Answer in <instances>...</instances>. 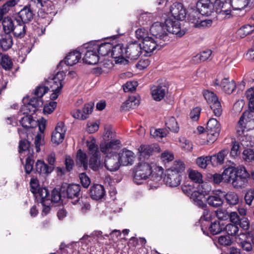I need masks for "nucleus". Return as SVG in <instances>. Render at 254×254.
<instances>
[{"label": "nucleus", "mask_w": 254, "mask_h": 254, "mask_svg": "<svg viewBox=\"0 0 254 254\" xmlns=\"http://www.w3.org/2000/svg\"><path fill=\"white\" fill-rule=\"evenodd\" d=\"M154 151V147L152 145H141L138 148L139 159L140 160H145L152 155Z\"/></svg>", "instance_id": "obj_32"}, {"label": "nucleus", "mask_w": 254, "mask_h": 254, "mask_svg": "<svg viewBox=\"0 0 254 254\" xmlns=\"http://www.w3.org/2000/svg\"><path fill=\"white\" fill-rule=\"evenodd\" d=\"M244 198L246 203L249 205H251L254 199V189L248 190L245 193Z\"/></svg>", "instance_id": "obj_64"}, {"label": "nucleus", "mask_w": 254, "mask_h": 254, "mask_svg": "<svg viewBox=\"0 0 254 254\" xmlns=\"http://www.w3.org/2000/svg\"><path fill=\"white\" fill-rule=\"evenodd\" d=\"M250 175L244 167L238 166L237 173L231 184L236 189H241L247 186Z\"/></svg>", "instance_id": "obj_4"}, {"label": "nucleus", "mask_w": 254, "mask_h": 254, "mask_svg": "<svg viewBox=\"0 0 254 254\" xmlns=\"http://www.w3.org/2000/svg\"><path fill=\"white\" fill-rule=\"evenodd\" d=\"M3 29L4 30L3 33H10L13 30L15 24L11 18L7 17H5L2 22Z\"/></svg>", "instance_id": "obj_47"}, {"label": "nucleus", "mask_w": 254, "mask_h": 254, "mask_svg": "<svg viewBox=\"0 0 254 254\" xmlns=\"http://www.w3.org/2000/svg\"><path fill=\"white\" fill-rule=\"evenodd\" d=\"M88 148V153L90 156L89 161V166L93 171H96L100 168L101 163L100 160V153L96 140L94 138L86 141Z\"/></svg>", "instance_id": "obj_1"}, {"label": "nucleus", "mask_w": 254, "mask_h": 254, "mask_svg": "<svg viewBox=\"0 0 254 254\" xmlns=\"http://www.w3.org/2000/svg\"><path fill=\"white\" fill-rule=\"evenodd\" d=\"M28 103L32 107L33 111L36 112L38 107H41L43 105V102L41 98L36 96L31 98Z\"/></svg>", "instance_id": "obj_52"}, {"label": "nucleus", "mask_w": 254, "mask_h": 254, "mask_svg": "<svg viewBox=\"0 0 254 254\" xmlns=\"http://www.w3.org/2000/svg\"><path fill=\"white\" fill-rule=\"evenodd\" d=\"M234 10H242L247 8L250 2L249 0H231Z\"/></svg>", "instance_id": "obj_45"}, {"label": "nucleus", "mask_w": 254, "mask_h": 254, "mask_svg": "<svg viewBox=\"0 0 254 254\" xmlns=\"http://www.w3.org/2000/svg\"><path fill=\"white\" fill-rule=\"evenodd\" d=\"M117 156L120 165L123 166L131 165L134 162V153L126 149H123L118 154Z\"/></svg>", "instance_id": "obj_16"}, {"label": "nucleus", "mask_w": 254, "mask_h": 254, "mask_svg": "<svg viewBox=\"0 0 254 254\" xmlns=\"http://www.w3.org/2000/svg\"><path fill=\"white\" fill-rule=\"evenodd\" d=\"M121 141L119 139H113L109 142H102L100 145V150L104 154L109 153L108 155L115 154L116 152L114 150L120 148Z\"/></svg>", "instance_id": "obj_20"}, {"label": "nucleus", "mask_w": 254, "mask_h": 254, "mask_svg": "<svg viewBox=\"0 0 254 254\" xmlns=\"http://www.w3.org/2000/svg\"><path fill=\"white\" fill-rule=\"evenodd\" d=\"M158 42V40H155L150 37L145 39L142 42L143 56L144 57L150 56L155 49L160 50L165 45L164 43L162 44L161 42L157 43Z\"/></svg>", "instance_id": "obj_7"}, {"label": "nucleus", "mask_w": 254, "mask_h": 254, "mask_svg": "<svg viewBox=\"0 0 254 254\" xmlns=\"http://www.w3.org/2000/svg\"><path fill=\"white\" fill-rule=\"evenodd\" d=\"M203 95L215 116L216 117L220 116L222 109L217 96L214 92L208 90L203 91Z\"/></svg>", "instance_id": "obj_3"}, {"label": "nucleus", "mask_w": 254, "mask_h": 254, "mask_svg": "<svg viewBox=\"0 0 254 254\" xmlns=\"http://www.w3.org/2000/svg\"><path fill=\"white\" fill-rule=\"evenodd\" d=\"M196 162L197 165L202 169H205L207 166L210 163L208 156H202L197 158Z\"/></svg>", "instance_id": "obj_61"}, {"label": "nucleus", "mask_w": 254, "mask_h": 254, "mask_svg": "<svg viewBox=\"0 0 254 254\" xmlns=\"http://www.w3.org/2000/svg\"><path fill=\"white\" fill-rule=\"evenodd\" d=\"M165 25L161 22H156L154 23L150 27V31L151 34L157 39L163 40L164 42L169 40L168 34L165 30Z\"/></svg>", "instance_id": "obj_9"}, {"label": "nucleus", "mask_w": 254, "mask_h": 254, "mask_svg": "<svg viewBox=\"0 0 254 254\" xmlns=\"http://www.w3.org/2000/svg\"><path fill=\"white\" fill-rule=\"evenodd\" d=\"M151 94L154 100L160 101L162 100L168 92V88L165 84H157L152 87Z\"/></svg>", "instance_id": "obj_21"}, {"label": "nucleus", "mask_w": 254, "mask_h": 254, "mask_svg": "<svg viewBox=\"0 0 254 254\" xmlns=\"http://www.w3.org/2000/svg\"><path fill=\"white\" fill-rule=\"evenodd\" d=\"M214 5L216 9L220 10V12L226 15H229L231 12L232 4L231 0H215Z\"/></svg>", "instance_id": "obj_24"}, {"label": "nucleus", "mask_w": 254, "mask_h": 254, "mask_svg": "<svg viewBox=\"0 0 254 254\" xmlns=\"http://www.w3.org/2000/svg\"><path fill=\"white\" fill-rule=\"evenodd\" d=\"M104 164L105 167L110 171H117L121 165L116 153L107 155L105 157Z\"/></svg>", "instance_id": "obj_23"}, {"label": "nucleus", "mask_w": 254, "mask_h": 254, "mask_svg": "<svg viewBox=\"0 0 254 254\" xmlns=\"http://www.w3.org/2000/svg\"><path fill=\"white\" fill-rule=\"evenodd\" d=\"M51 1L49 0H31V5L36 6L39 10L49 12V6L51 7Z\"/></svg>", "instance_id": "obj_38"}, {"label": "nucleus", "mask_w": 254, "mask_h": 254, "mask_svg": "<svg viewBox=\"0 0 254 254\" xmlns=\"http://www.w3.org/2000/svg\"><path fill=\"white\" fill-rule=\"evenodd\" d=\"M81 187L77 184L68 185L66 190V196L70 200L71 202L76 203L80 195Z\"/></svg>", "instance_id": "obj_14"}, {"label": "nucleus", "mask_w": 254, "mask_h": 254, "mask_svg": "<svg viewBox=\"0 0 254 254\" xmlns=\"http://www.w3.org/2000/svg\"><path fill=\"white\" fill-rule=\"evenodd\" d=\"M54 169L53 166H49L41 160H38L36 163V171L40 174H50Z\"/></svg>", "instance_id": "obj_35"}, {"label": "nucleus", "mask_w": 254, "mask_h": 254, "mask_svg": "<svg viewBox=\"0 0 254 254\" xmlns=\"http://www.w3.org/2000/svg\"><path fill=\"white\" fill-rule=\"evenodd\" d=\"M209 230L211 234L216 235L224 230V225L219 221H215L211 224Z\"/></svg>", "instance_id": "obj_43"}, {"label": "nucleus", "mask_w": 254, "mask_h": 254, "mask_svg": "<svg viewBox=\"0 0 254 254\" xmlns=\"http://www.w3.org/2000/svg\"><path fill=\"white\" fill-rule=\"evenodd\" d=\"M99 56L93 47H90L87 50L83 61L84 63L89 64H95L99 61Z\"/></svg>", "instance_id": "obj_25"}, {"label": "nucleus", "mask_w": 254, "mask_h": 254, "mask_svg": "<svg viewBox=\"0 0 254 254\" xmlns=\"http://www.w3.org/2000/svg\"><path fill=\"white\" fill-rule=\"evenodd\" d=\"M81 57V53L75 50L68 54L65 57L64 63L67 65L72 66L77 63Z\"/></svg>", "instance_id": "obj_33"}, {"label": "nucleus", "mask_w": 254, "mask_h": 254, "mask_svg": "<svg viewBox=\"0 0 254 254\" xmlns=\"http://www.w3.org/2000/svg\"><path fill=\"white\" fill-rule=\"evenodd\" d=\"M246 97L249 101V108L254 110V87L251 88L247 90L245 93Z\"/></svg>", "instance_id": "obj_53"}, {"label": "nucleus", "mask_w": 254, "mask_h": 254, "mask_svg": "<svg viewBox=\"0 0 254 254\" xmlns=\"http://www.w3.org/2000/svg\"><path fill=\"white\" fill-rule=\"evenodd\" d=\"M240 246L243 250L249 252L253 250V245H254V237L250 232L241 233L239 235Z\"/></svg>", "instance_id": "obj_13"}, {"label": "nucleus", "mask_w": 254, "mask_h": 254, "mask_svg": "<svg viewBox=\"0 0 254 254\" xmlns=\"http://www.w3.org/2000/svg\"><path fill=\"white\" fill-rule=\"evenodd\" d=\"M224 191L217 190L212 191V193L206 198L207 204L213 207L218 208L222 206L224 200Z\"/></svg>", "instance_id": "obj_12"}, {"label": "nucleus", "mask_w": 254, "mask_h": 254, "mask_svg": "<svg viewBox=\"0 0 254 254\" xmlns=\"http://www.w3.org/2000/svg\"><path fill=\"white\" fill-rule=\"evenodd\" d=\"M170 13L173 18L178 21L184 20L187 15L186 8L180 2H175L173 4L170 8Z\"/></svg>", "instance_id": "obj_15"}, {"label": "nucleus", "mask_w": 254, "mask_h": 254, "mask_svg": "<svg viewBox=\"0 0 254 254\" xmlns=\"http://www.w3.org/2000/svg\"><path fill=\"white\" fill-rule=\"evenodd\" d=\"M64 136L65 135L62 134V133H60L53 131L52 134L51 140L53 143L56 145H59L63 142Z\"/></svg>", "instance_id": "obj_62"}, {"label": "nucleus", "mask_w": 254, "mask_h": 254, "mask_svg": "<svg viewBox=\"0 0 254 254\" xmlns=\"http://www.w3.org/2000/svg\"><path fill=\"white\" fill-rule=\"evenodd\" d=\"M0 65L5 70H9L12 68L13 63L8 56L3 55L2 60H1Z\"/></svg>", "instance_id": "obj_57"}, {"label": "nucleus", "mask_w": 254, "mask_h": 254, "mask_svg": "<svg viewBox=\"0 0 254 254\" xmlns=\"http://www.w3.org/2000/svg\"><path fill=\"white\" fill-rule=\"evenodd\" d=\"M125 49L126 48L124 47L123 44H119L114 46L112 45L111 56L112 58L116 59V63H122L125 60Z\"/></svg>", "instance_id": "obj_22"}, {"label": "nucleus", "mask_w": 254, "mask_h": 254, "mask_svg": "<svg viewBox=\"0 0 254 254\" xmlns=\"http://www.w3.org/2000/svg\"><path fill=\"white\" fill-rule=\"evenodd\" d=\"M34 7L38 8L35 5H31V2L29 6H25L15 15L14 19L16 22H23L26 24L31 22L35 15L33 12Z\"/></svg>", "instance_id": "obj_5"}, {"label": "nucleus", "mask_w": 254, "mask_h": 254, "mask_svg": "<svg viewBox=\"0 0 254 254\" xmlns=\"http://www.w3.org/2000/svg\"><path fill=\"white\" fill-rule=\"evenodd\" d=\"M185 168L184 163L182 161L179 160L175 161L173 166L168 169V170H172V171L175 173H178L181 174L184 171Z\"/></svg>", "instance_id": "obj_55"}, {"label": "nucleus", "mask_w": 254, "mask_h": 254, "mask_svg": "<svg viewBox=\"0 0 254 254\" xmlns=\"http://www.w3.org/2000/svg\"><path fill=\"white\" fill-rule=\"evenodd\" d=\"M226 203L230 206H234L238 204L239 201L238 194L233 191H228L225 193L224 191V196Z\"/></svg>", "instance_id": "obj_41"}, {"label": "nucleus", "mask_w": 254, "mask_h": 254, "mask_svg": "<svg viewBox=\"0 0 254 254\" xmlns=\"http://www.w3.org/2000/svg\"><path fill=\"white\" fill-rule=\"evenodd\" d=\"M93 46L98 54L101 56L107 55L111 51L112 44L110 43H103L101 44L94 43Z\"/></svg>", "instance_id": "obj_30"}, {"label": "nucleus", "mask_w": 254, "mask_h": 254, "mask_svg": "<svg viewBox=\"0 0 254 254\" xmlns=\"http://www.w3.org/2000/svg\"><path fill=\"white\" fill-rule=\"evenodd\" d=\"M19 152L22 155L24 154L26 155H34V151L32 148V145H31L30 142L27 139H22L19 142Z\"/></svg>", "instance_id": "obj_29"}, {"label": "nucleus", "mask_w": 254, "mask_h": 254, "mask_svg": "<svg viewBox=\"0 0 254 254\" xmlns=\"http://www.w3.org/2000/svg\"><path fill=\"white\" fill-rule=\"evenodd\" d=\"M12 32L15 38L17 39L23 38L26 34L25 24L23 22H16Z\"/></svg>", "instance_id": "obj_40"}, {"label": "nucleus", "mask_w": 254, "mask_h": 254, "mask_svg": "<svg viewBox=\"0 0 254 254\" xmlns=\"http://www.w3.org/2000/svg\"><path fill=\"white\" fill-rule=\"evenodd\" d=\"M34 195L36 201L39 203L50 200V192L45 187L38 188L37 191Z\"/></svg>", "instance_id": "obj_34"}, {"label": "nucleus", "mask_w": 254, "mask_h": 254, "mask_svg": "<svg viewBox=\"0 0 254 254\" xmlns=\"http://www.w3.org/2000/svg\"><path fill=\"white\" fill-rule=\"evenodd\" d=\"M196 7L200 14L209 16L213 11L215 5L210 0H199Z\"/></svg>", "instance_id": "obj_17"}, {"label": "nucleus", "mask_w": 254, "mask_h": 254, "mask_svg": "<svg viewBox=\"0 0 254 254\" xmlns=\"http://www.w3.org/2000/svg\"><path fill=\"white\" fill-rule=\"evenodd\" d=\"M190 198L198 207L203 208L206 206V204L203 200L204 198V194L202 192L196 190L190 195Z\"/></svg>", "instance_id": "obj_31"}, {"label": "nucleus", "mask_w": 254, "mask_h": 254, "mask_svg": "<svg viewBox=\"0 0 254 254\" xmlns=\"http://www.w3.org/2000/svg\"><path fill=\"white\" fill-rule=\"evenodd\" d=\"M165 126L170 131L177 133L179 130V127L176 119L174 117H169L166 119Z\"/></svg>", "instance_id": "obj_42"}, {"label": "nucleus", "mask_w": 254, "mask_h": 254, "mask_svg": "<svg viewBox=\"0 0 254 254\" xmlns=\"http://www.w3.org/2000/svg\"><path fill=\"white\" fill-rule=\"evenodd\" d=\"M164 25L166 32L175 34L179 37L183 36L186 32V29H181L180 22L172 18L166 19Z\"/></svg>", "instance_id": "obj_6"}, {"label": "nucleus", "mask_w": 254, "mask_h": 254, "mask_svg": "<svg viewBox=\"0 0 254 254\" xmlns=\"http://www.w3.org/2000/svg\"><path fill=\"white\" fill-rule=\"evenodd\" d=\"M220 87L226 93L231 94L235 89L236 86L233 80H230L228 78H224L221 82Z\"/></svg>", "instance_id": "obj_36"}, {"label": "nucleus", "mask_w": 254, "mask_h": 254, "mask_svg": "<svg viewBox=\"0 0 254 254\" xmlns=\"http://www.w3.org/2000/svg\"><path fill=\"white\" fill-rule=\"evenodd\" d=\"M199 15L200 13L199 11L197 10H193L189 14L188 19L189 21L193 23L195 27L198 24V22L199 21Z\"/></svg>", "instance_id": "obj_59"}, {"label": "nucleus", "mask_w": 254, "mask_h": 254, "mask_svg": "<svg viewBox=\"0 0 254 254\" xmlns=\"http://www.w3.org/2000/svg\"><path fill=\"white\" fill-rule=\"evenodd\" d=\"M254 30V27L248 24L245 25L240 28L238 31V34L241 38H244L247 35L251 34Z\"/></svg>", "instance_id": "obj_51"}, {"label": "nucleus", "mask_w": 254, "mask_h": 254, "mask_svg": "<svg viewBox=\"0 0 254 254\" xmlns=\"http://www.w3.org/2000/svg\"><path fill=\"white\" fill-rule=\"evenodd\" d=\"M243 158L249 162L254 161V150L250 148L245 149L243 152Z\"/></svg>", "instance_id": "obj_60"}, {"label": "nucleus", "mask_w": 254, "mask_h": 254, "mask_svg": "<svg viewBox=\"0 0 254 254\" xmlns=\"http://www.w3.org/2000/svg\"><path fill=\"white\" fill-rule=\"evenodd\" d=\"M206 129L208 138L210 141H214L219 135L220 125L216 119L211 118L207 123Z\"/></svg>", "instance_id": "obj_11"}, {"label": "nucleus", "mask_w": 254, "mask_h": 254, "mask_svg": "<svg viewBox=\"0 0 254 254\" xmlns=\"http://www.w3.org/2000/svg\"><path fill=\"white\" fill-rule=\"evenodd\" d=\"M74 205H76L79 209L84 212L90 208V205L88 201L87 198L80 197L77 201L76 203H73Z\"/></svg>", "instance_id": "obj_48"}, {"label": "nucleus", "mask_w": 254, "mask_h": 254, "mask_svg": "<svg viewBox=\"0 0 254 254\" xmlns=\"http://www.w3.org/2000/svg\"><path fill=\"white\" fill-rule=\"evenodd\" d=\"M136 37L139 39L141 40L142 41L148 38V31L144 28H140L137 29L135 31Z\"/></svg>", "instance_id": "obj_63"}, {"label": "nucleus", "mask_w": 254, "mask_h": 254, "mask_svg": "<svg viewBox=\"0 0 254 254\" xmlns=\"http://www.w3.org/2000/svg\"><path fill=\"white\" fill-rule=\"evenodd\" d=\"M34 122L33 117L31 115H25L22 117L20 123L21 126L25 128H29L32 127V123Z\"/></svg>", "instance_id": "obj_54"}, {"label": "nucleus", "mask_w": 254, "mask_h": 254, "mask_svg": "<svg viewBox=\"0 0 254 254\" xmlns=\"http://www.w3.org/2000/svg\"><path fill=\"white\" fill-rule=\"evenodd\" d=\"M125 57L130 60H136L141 55H143L142 46L137 42L128 44L125 50Z\"/></svg>", "instance_id": "obj_10"}, {"label": "nucleus", "mask_w": 254, "mask_h": 254, "mask_svg": "<svg viewBox=\"0 0 254 254\" xmlns=\"http://www.w3.org/2000/svg\"><path fill=\"white\" fill-rule=\"evenodd\" d=\"M228 236H235L239 231V227L236 224H228L224 225V230Z\"/></svg>", "instance_id": "obj_50"}, {"label": "nucleus", "mask_w": 254, "mask_h": 254, "mask_svg": "<svg viewBox=\"0 0 254 254\" xmlns=\"http://www.w3.org/2000/svg\"><path fill=\"white\" fill-rule=\"evenodd\" d=\"M238 167L230 166L226 168L222 173L224 178V183H232L237 173Z\"/></svg>", "instance_id": "obj_37"}, {"label": "nucleus", "mask_w": 254, "mask_h": 254, "mask_svg": "<svg viewBox=\"0 0 254 254\" xmlns=\"http://www.w3.org/2000/svg\"><path fill=\"white\" fill-rule=\"evenodd\" d=\"M77 159L81 165L86 170L88 166L87 157L86 153L82 152L81 149L79 150L77 152Z\"/></svg>", "instance_id": "obj_49"}, {"label": "nucleus", "mask_w": 254, "mask_h": 254, "mask_svg": "<svg viewBox=\"0 0 254 254\" xmlns=\"http://www.w3.org/2000/svg\"><path fill=\"white\" fill-rule=\"evenodd\" d=\"M89 193L93 199L99 200L104 196L105 191L103 186L95 184L90 188Z\"/></svg>", "instance_id": "obj_28"}, {"label": "nucleus", "mask_w": 254, "mask_h": 254, "mask_svg": "<svg viewBox=\"0 0 254 254\" xmlns=\"http://www.w3.org/2000/svg\"><path fill=\"white\" fill-rule=\"evenodd\" d=\"M189 177L193 182L198 184V187L203 183L202 174L196 170L190 171Z\"/></svg>", "instance_id": "obj_44"}, {"label": "nucleus", "mask_w": 254, "mask_h": 254, "mask_svg": "<svg viewBox=\"0 0 254 254\" xmlns=\"http://www.w3.org/2000/svg\"><path fill=\"white\" fill-rule=\"evenodd\" d=\"M152 167L146 162H140L134 168V174L133 180L137 185L141 184L140 182L142 180H145L152 174Z\"/></svg>", "instance_id": "obj_2"}, {"label": "nucleus", "mask_w": 254, "mask_h": 254, "mask_svg": "<svg viewBox=\"0 0 254 254\" xmlns=\"http://www.w3.org/2000/svg\"><path fill=\"white\" fill-rule=\"evenodd\" d=\"M13 44V38L10 33H0V46L3 51L10 49Z\"/></svg>", "instance_id": "obj_26"}, {"label": "nucleus", "mask_w": 254, "mask_h": 254, "mask_svg": "<svg viewBox=\"0 0 254 254\" xmlns=\"http://www.w3.org/2000/svg\"><path fill=\"white\" fill-rule=\"evenodd\" d=\"M33 156L28 155L26 159V162L24 167L25 173L29 174L32 171L34 161L33 159Z\"/></svg>", "instance_id": "obj_56"}, {"label": "nucleus", "mask_w": 254, "mask_h": 254, "mask_svg": "<svg viewBox=\"0 0 254 254\" xmlns=\"http://www.w3.org/2000/svg\"><path fill=\"white\" fill-rule=\"evenodd\" d=\"M168 132V130L162 128L153 129L150 130V134L154 137H164Z\"/></svg>", "instance_id": "obj_58"}, {"label": "nucleus", "mask_w": 254, "mask_h": 254, "mask_svg": "<svg viewBox=\"0 0 254 254\" xmlns=\"http://www.w3.org/2000/svg\"><path fill=\"white\" fill-rule=\"evenodd\" d=\"M49 90V86L46 85L44 81L35 89L34 93L35 96L42 99V97L47 93Z\"/></svg>", "instance_id": "obj_46"}, {"label": "nucleus", "mask_w": 254, "mask_h": 254, "mask_svg": "<svg viewBox=\"0 0 254 254\" xmlns=\"http://www.w3.org/2000/svg\"><path fill=\"white\" fill-rule=\"evenodd\" d=\"M139 104V99L135 96H132L129 97L128 99L122 104L121 108L123 110L127 111L130 109L135 108Z\"/></svg>", "instance_id": "obj_39"}, {"label": "nucleus", "mask_w": 254, "mask_h": 254, "mask_svg": "<svg viewBox=\"0 0 254 254\" xmlns=\"http://www.w3.org/2000/svg\"><path fill=\"white\" fill-rule=\"evenodd\" d=\"M164 180L166 185L169 187H176L181 184V175L172 170H167Z\"/></svg>", "instance_id": "obj_18"}, {"label": "nucleus", "mask_w": 254, "mask_h": 254, "mask_svg": "<svg viewBox=\"0 0 254 254\" xmlns=\"http://www.w3.org/2000/svg\"><path fill=\"white\" fill-rule=\"evenodd\" d=\"M65 76L64 71L58 72L53 78L45 79L46 85L49 86V90L52 91L61 90L63 87V81Z\"/></svg>", "instance_id": "obj_8"}, {"label": "nucleus", "mask_w": 254, "mask_h": 254, "mask_svg": "<svg viewBox=\"0 0 254 254\" xmlns=\"http://www.w3.org/2000/svg\"><path fill=\"white\" fill-rule=\"evenodd\" d=\"M94 105V103L92 102L85 104L82 110H77L73 113V117L81 120L86 119L87 118V115L92 113Z\"/></svg>", "instance_id": "obj_27"}, {"label": "nucleus", "mask_w": 254, "mask_h": 254, "mask_svg": "<svg viewBox=\"0 0 254 254\" xmlns=\"http://www.w3.org/2000/svg\"><path fill=\"white\" fill-rule=\"evenodd\" d=\"M254 128V120H249L245 118L243 114L238 123L237 131L239 135H242L245 129L249 130Z\"/></svg>", "instance_id": "obj_19"}]
</instances>
